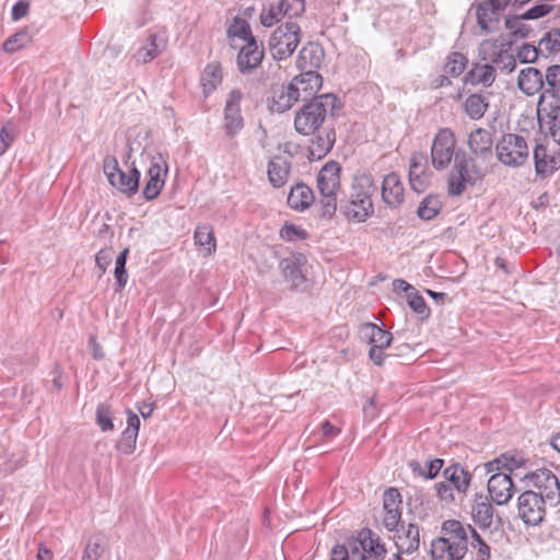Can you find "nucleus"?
Masks as SVG:
<instances>
[{
	"mask_svg": "<svg viewBox=\"0 0 560 560\" xmlns=\"http://www.w3.org/2000/svg\"><path fill=\"white\" fill-rule=\"evenodd\" d=\"M382 199L389 208H398L404 201V186L396 173L387 174L382 182Z\"/></svg>",
	"mask_w": 560,
	"mask_h": 560,
	"instance_id": "24",
	"label": "nucleus"
},
{
	"mask_svg": "<svg viewBox=\"0 0 560 560\" xmlns=\"http://www.w3.org/2000/svg\"><path fill=\"white\" fill-rule=\"evenodd\" d=\"M325 52L323 47L317 44L310 42L302 47L296 59V66L301 72H317L320 68Z\"/></svg>",
	"mask_w": 560,
	"mask_h": 560,
	"instance_id": "23",
	"label": "nucleus"
},
{
	"mask_svg": "<svg viewBox=\"0 0 560 560\" xmlns=\"http://www.w3.org/2000/svg\"><path fill=\"white\" fill-rule=\"evenodd\" d=\"M512 2V0H486L477 4L476 15L479 27L490 33L494 31L500 21V12Z\"/></svg>",
	"mask_w": 560,
	"mask_h": 560,
	"instance_id": "12",
	"label": "nucleus"
},
{
	"mask_svg": "<svg viewBox=\"0 0 560 560\" xmlns=\"http://www.w3.org/2000/svg\"><path fill=\"white\" fill-rule=\"evenodd\" d=\"M428 171V156L422 152H415L410 159L409 174H425Z\"/></svg>",
	"mask_w": 560,
	"mask_h": 560,
	"instance_id": "56",
	"label": "nucleus"
},
{
	"mask_svg": "<svg viewBox=\"0 0 560 560\" xmlns=\"http://www.w3.org/2000/svg\"><path fill=\"white\" fill-rule=\"evenodd\" d=\"M468 65V58L458 51L451 52L446 57L444 72L453 78L459 77Z\"/></svg>",
	"mask_w": 560,
	"mask_h": 560,
	"instance_id": "43",
	"label": "nucleus"
},
{
	"mask_svg": "<svg viewBox=\"0 0 560 560\" xmlns=\"http://www.w3.org/2000/svg\"><path fill=\"white\" fill-rule=\"evenodd\" d=\"M547 503L535 490H525L517 498V515L525 525L537 526L546 516Z\"/></svg>",
	"mask_w": 560,
	"mask_h": 560,
	"instance_id": "8",
	"label": "nucleus"
},
{
	"mask_svg": "<svg viewBox=\"0 0 560 560\" xmlns=\"http://www.w3.org/2000/svg\"><path fill=\"white\" fill-rule=\"evenodd\" d=\"M446 482L451 485L458 493H465L470 485L471 475L460 465H451L443 471Z\"/></svg>",
	"mask_w": 560,
	"mask_h": 560,
	"instance_id": "37",
	"label": "nucleus"
},
{
	"mask_svg": "<svg viewBox=\"0 0 560 560\" xmlns=\"http://www.w3.org/2000/svg\"><path fill=\"white\" fill-rule=\"evenodd\" d=\"M347 548L349 550V558H351V560H368V556L363 551V548H361V544L359 542V537L349 541V547Z\"/></svg>",
	"mask_w": 560,
	"mask_h": 560,
	"instance_id": "64",
	"label": "nucleus"
},
{
	"mask_svg": "<svg viewBox=\"0 0 560 560\" xmlns=\"http://www.w3.org/2000/svg\"><path fill=\"white\" fill-rule=\"evenodd\" d=\"M137 435L128 434L127 432L121 433L119 441L117 442L116 448L124 455H130L136 450Z\"/></svg>",
	"mask_w": 560,
	"mask_h": 560,
	"instance_id": "57",
	"label": "nucleus"
},
{
	"mask_svg": "<svg viewBox=\"0 0 560 560\" xmlns=\"http://www.w3.org/2000/svg\"><path fill=\"white\" fill-rule=\"evenodd\" d=\"M541 55L540 50H538V46L524 44L517 51V58L523 63H533L538 57Z\"/></svg>",
	"mask_w": 560,
	"mask_h": 560,
	"instance_id": "58",
	"label": "nucleus"
},
{
	"mask_svg": "<svg viewBox=\"0 0 560 560\" xmlns=\"http://www.w3.org/2000/svg\"><path fill=\"white\" fill-rule=\"evenodd\" d=\"M488 492L497 505H504L513 497L514 483L508 472H495L488 480Z\"/></svg>",
	"mask_w": 560,
	"mask_h": 560,
	"instance_id": "17",
	"label": "nucleus"
},
{
	"mask_svg": "<svg viewBox=\"0 0 560 560\" xmlns=\"http://www.w3.org/2000/svg\"><path fill=\"white\" fill-rule=\"evenodd\" d=\"M341 166L336 161H329L323 165L317 174V188L322 196L337 194L340 189Z\"/></svg>",
	"mask_w": 560,
	"mask_h": 560,
	"instance_id": "21",
	"label": "nucleus"
},
{
	"mask_svg": "<svg viewBox=\"0 0 560 560\" xmlns=\"http://www.w3.org/2000/svg\"><path fill=\"white\" fill-rule=\"evenodd\" d=\"M299 102L291 84L281 85L273 90L270 109L277 113H284Z\"/></svg>",
	"mask_w": 560,
	"mask_h": 560,
	"instance_id": "35",
	"label": "nucleus"
},
{
	"mask_svg": "<svg viewBox=\"0 0 560 560\" xmlns=\"http://www.w3.org/2000/svg\"><path fill=\"white\" fill-rule=\"evenodd\" d=\"M501 457H504L505 460L502 463V465L505 467V471L510 475L515 469H518L523 467L526 463V459L521 454H512V453H504L501 455Z\"/></svg>",
	"mask_w": 560,
	"mask_h": 560,
	"instance_id": "59",
	"label": "nucleus"
},
{
	"mask_svg": "<svg viewBox=\"0 0 560 560\" xmlns=\"http://www.w3.org/2000/svg\"><path fill=\"white\" fill-rule=\"evenodd\" d=\"M319 206V215L325 219H331L337 210V194H330V196H322Z\"/></svg>",
	"mask_w": 560,
	"mask_h": 560,
	"instance_id": "55",
	"label": "nucleus"
},
{
	"mask_svg": "<svg viewBox=\"0 0 560 560\" xmlns=\"http://www.w3.org/2000/svg\"><path fill=\"white\" fill-rule=\"evenodd\" d=\"M278 3L284 16L289 18L290 21L301 16L305 11V0H279Z\"/></svg>",
	"mask_w": 560,
	"mask_h": 560,
	"instance_id": "52",
	"label": "nucleus"
},
{
	"mask_svg": "<svg viewBox=\"0 0 560 560\" xmlns=\"http://www.w3.org/2000/svg\"><path fill=\"white\" fill-rule=\"evenodd\" d=\"M456 139L450 128H442L435 135L431 147V162L435 170H445L455 159Z\"/></svg>",
	"mask_w": 560,
	"mask_h": 560,
	"instance_id": "10",
	"label": "nucleus"
},
{
	"mask_svg": "<svg viewBox=\"0 0 560 560\" xmlns=\"http://www.w3.org/2000/svg\"><path fill=\"white\" fill-rule=\"evenodd\" d=\"M376 187L371 174H360L353 179L348 201L341 207L348 220L364 222L374 212L372 196Z\"/></svg>",
	"mask_w": 560,
	"mask_h": 560,
	"instance_id": "3",
	"label": "nucleus"
},
{
	"mask_svg": "<svg viewBox=\"0 0 560 560\" xmlns=\"http://www.w3.org/2000/svg\"><path fill=\"white\" fill-rule=\"evenodd\" d=\"M523 15L509 16L505 19V27L511 35L518 38H525L530 32V27L524 23Z\"/></svg>",
	"mask_w": 560,
	"mask_h": 560,
	"instance_id": "49",
	"label": "nucleus"
},
{
	"mask_svg": "<svg viewBox=\"0 0 560 560\" xmlns=\"http://www.w3.org/2000/svg\"><path fill=\"white\" fill-rule=\"evenodd\" d=\"M467 528L457 520H446L441 526V536L430 545L431 560H463L468 552Z\"/></svg>",
	"mask_w": 560,
	"mask_h": 560,
	"instance_id": "1",
	"label": "nucleus"
},
{
	"mask_svg": "<svg viewBox=\"0 0 560 560\" xmlns=\"http://www.w3.org/2000/svg\"><path fill=\"white\" fill-rule=\"evenodd\" d=\"M442 208V203L436 196H427L419 205L417 214L424 221L432 220L438 215Z\"/></svg>",
	"mask_w": 560,
	"mask_h": 560,
	"instance_id": "45",
	"label": "nucleus"
},
{
	"mask_svg": "<svg viewBox=\"0 0 560 560\" xmlns=\"http://www.w3.org/2000/svg\"><path fill=\"white\" fill-rule=\"evenodd\" d=\"M540 130L560 145V102L537 104Z\"/></svg>",
	"mask_w": 560,
	"mask_h": 560,
	"instance_id": "13",
	"label": "nucleus"
},
{
	"mask_svg": "<svg viewBox=\"0 0 560 560\" xmlns=\"http://www.w3.org/2000/svg\"><path fill=\"white\" fill-rule=\"evenodd\" d=\"M265 50L256 39L244 44L238 51L236 63L241 73H252L258 68L264 59Z\"/></svg>",
	"mask_w": 560,
	"mask_h": 560,
	"instance_id": "20",
	"label": "nucleus"
},
{
	"mask_svg": "<svg viewBox=\"0 0 560 560\" xmlns=\"http://www.w3.org/2000/svg\"><path fill=\"white\" fill-rule=\"evenodd\" d=\"M517 86L527 96L542 92L545 86L544 74L534 67L522 69L517 78Z\"/></svg>",
	"mask_w": 560,
	"mask_h": 560,
	"instance_id": "27",
	"label": "nucleus"
},
{
	"mask_svg": "<svg viewBox=\"0 0 560 560\" xmlns=\"http://www.w3.org/2000/svg\"><path fill=\"white\" fill-rule=\"evenodd\" d=\"M167 164L161 155L153 156L148 170V182L143 188V198L148 201L155 199L164 187Z\"/></svg>",
	"mask_w": 560,
	"mask_h": 560,
	"instance_id": "15",
	"label": "nucleus"
},
{
	"mask_svg": "<svg viewBox=\"0 0 560 560\" xmlns=\"http://www.w3.org/2000/svg\"><path fill=\"white\" fill-rule=\"evenodd\" d=\"M31 40L32 37L27 30L19 31L3 43V50L5 52H15L27 46Z\"/></svg>",
	"mask_w": 560,
	"mask_h": 560,
	"instance_id": "47",
	"label": "nucleus"
},
{
	"mask_svg": "<svg viewBox=\"0 0 560 560\" xmlns=\"http://www.w3.org/2000/svg\"><path fill=\"white\" fill-rule=\"evenodd\" d=\"M302 37L301 27L296 22L288 21L279 25L271 34L268 49L271 57L277 60H285L293 55Z\"/></svg>",
	"mask_w": 560,
	"mask_h": 560,
	"instance_id": "6",
	"label": "nucleus"
},
{
	"mask_svg": "<svg viewBox=\"0 0 560 560\" xmlns=\"http://www.w3.org/2000/svg\"><path fill=\"white\" fill-rule=\"evenodd\" d=\"M194 238L197 245L207 247L209 253L215 250V237L211 225H198L195 230Z\"/></svg>",
	"mask_w": 560,
	"mask_h": 560,
	"instance_id": "46",
	"label": "nucleus"
},
{
	"mask_svg": "<svg viewBox=\"0 0 560 560\" xmlns=\"http://www.w3.org/2000/svg\"><path fill=\"white\" fill-rule=\"evenodd\" d=\"M280 237L285 242H294L299 240H306L308 234L302 228L293 223L285 222L280 230Z\"/></svg>",
	"mask_w": 560,
	"mask_h": 560,
	"instance_id": "53",
	"label": "nucleus"
},
{
	"mask_svg": "<svg viewBox=\"0 0 560 560\" xmlns=\"http://www.w3.org/2000/svg\"><path fill=\"white\" fill-rule=\"evenodd\" d=\"M336 142V131L334 128L325 129L312 139L308 147V159L310 160H322L332 149Z\"/></svg>",
	"mask_w": 560,
	"mask_h": 560,
	"instance_id": "29",
	"label": "nucleus"
},
{
	"mask_svg": "<svg viewBox=\"0 0 560 560\" xmlns=\"http://www.w3.org/2000/svg\"><path fill=\"white\" fill-rule=\"evenodd\" d=\"M524 479L535 490L541 494L544 500L550 505L560 503V480L559 477L548 468L537 469L524 476Z\"/></svg>",
	"mask_w": 560,
	"mask_h": 560,
	"instance_id": "7",
	"label": "nucleus"
},
{
	"mask_svg": "<svg viewBox=\"0 0 560 560\" xmlns=\"http://www.w3.org/2000/svg\"><path fill=\"white\" fill-rule=\"evenodd\" d=\"M222 82V68L219 62H211L206 66L201 73L203 93L208 96Z\"/></svg>",
	"mask_w": 560,
	"mask_h": 560,
	"instance_id": "40",
	"label": "nucleus"
},
{
	"mask_svg": "<svg viewBox=\"0 0 560 560\" xmlns=\"http://www.w3.org/2000/svg\"><path fill=\"white\" fill-rule=\"evenodd\" d=\"M408 305L421 319L430 316V308L427 302L416 290L408 294Z\"/></svg>",
	"mask_w": 560,
	"mask_h": 560,
	"instance_id": "54",
	"label": "nucleus"
},
{
	"mask_svg": "<svg viewBox=\"0 0 560 560\" xmlns=\"http://www.w3.org/2000/svg\"><path fill=\"white\" fill-rule=\"evenodd\" d=\"M290 163L281 156H275L268 163V178L275 188L284 186L290 173Z\"/></svg>",
	"mask_w": 560,
	"mask_h": 560,
	"instance_id": "36",
	"label": "nucleus"
},
{
	"mask_svg": "<svg viewBox=\"0 0 560 560\" xmlns=\"http://www.w3.org/2000/svg\"><path fill=\"white\" fill-rule=\"evenodd\" d=\"M495 68L488 61L486 63H474L470 70L465 74V84L483 85L489 88L495 81Z\"/></svg>",
	"mask_w": 560,
	"mask_h": 560,
	"instance_id": "30",
	"label": "nucleus"
},
{
	"mask_svg": "<svg viewBox=\"0 0 560 560\" xmlns=\"http://www.w3.org/2000/svg\"><path fill=\"white\" fill-rule=\"evenodd\" d=\"M482 60L488 61L493 67L512 72L516 68V59L508 50L499 47L497 44L489 45V49L482 45Z\"/></svg>",
	"mask_w": 560,
	"mask_h": 560,
	"instance_id": "26",
	"label": "nucleus"
},
{
	"mask_svg": "<svg viewBox=\"0 0 560 560\" xmlns=\"http://www.w3.org/2000/svg\"><path fill=\"white\" fill-rule=\"evenodd\" d=\"M489 92H476L469 94L463 103L464 113L471 120L481 119L490 107Z\"/></svg>",
	"mask_w": 560,
	"mask_h": 560,
	"instance_id": "28",
	"label": "nucleus"
},
{
	"mask_svg": "<svg viewBox=\"0 0 560 560\" xmlns=\"http://www.w3.org/2000/svg\"><path fill=\"white\" fill-rule=\"evenodd\" d=\"M165 40L159 37L156 34H151L144 45H142L137 54L136 58L142 63L150 62L165 48Z\"/></svg>",
	"mask_w": 560,
	"mask_h": 560,
	"instance_id": "39",
	"label": "nucleus"
},
{
	"mask_svg": "<svg viewBox=\"0 0 560 560\" xmlns=\"http://www.w3.org/2000/svg\"><path fill=\"white\" fill-rule=\"evenodd\" d=\"M453 489L454 488L451 485L444 481L435 483L436 495L441 501L447 503L455 500Z\"/></svg>",
	"mask_w": 560,
	"mask_h": 560,
	"instance_id": "63",
	"label": "nucleus"
},
{
	"mask_svg": "<svg viewBox=\"0 0 560 560\" xmlns=\"http://www.w3.org/2000/svg\"><path fill=\"white\" fill-rule=\"evenodd\" d=\"M362 338L366 339L371 346L369 357L375 365H383L387 354L384 352L392 341L393 335L389 331L382 329L374 323H365L361 326Z\"/></svg>",
	"mask_w": 560,
	"mask_h": 560,
	"instance_id": "9",
	"label": "nucleus"
},
{
	"mask_svg": "<svg viewBox=\"0 0 560 560\" xmlns=\"http://www.w3.org/2000/svg\"><path fill=\"white\" fill-rule=\"evenodd\" d=\"M466 537L468 538V546L471 548V555L475 560H490L491 547L489 545V537H485L476 530L471 525H465Z\"/></svg>",
	"mask_w": 560,
	"mask_h": 560,
	"instance_id": "32",
	"label": "nucleus"
},
{
	"mask_svg": "<svg viewBox=\"0 0 560 560\" xmlns=\"http://www.w3.org/2000/svg\"><path fill=\"white\" fill-rule=\"evenodd\" d=\"M545 86L537 104L560 102V66L553 65L547 68L544 75Z\"/></svg>",
	"mask_w": 560,
	"mask_h": 560,
	"instance_id": "25",
	"label": "nucleus"
},
{
	"mask_svg": "<svg viewBox=\"0 0 560 560\" xmlns=\"http://www.w3.org/2000/svg\"><path fill=\"white\" fill-rule=\"evenodd\" d=\"M279 267L283 273V277L291 281L293 288H299L305 281L300 266L292 259H282Z\"/></svg>",
	"mask_w": 560,
	"mask_h": 560,
	"instance_id": "44",
	"label": "nucleus"
},
{
	"mask_svg": "<svg viewBox=\"0 0 560 560\" xmlns=\"http://www.w3.org/2000/svg\"><path fill=\"white\" fill-rule=\"evenodd\" d=\"M479 158L468 156L465 151H457L454 168L448 177V194L459 196L467 184H475L485 174V167L478 162Z\"/></svg>",
	"mask_w": 560,
	"mask_h": 560,
	"instance_id": "4",
	"label": "nucleus"
},
{
	"mask_svg": "<svg viewBox=\"0 0 560 560\" xmlns=\"http://www.w3.org/2000/svg\"><path fill=\"white\" fill-rule=\"evenodd\" d=\"M228 37L232 48H237V45L234 43L235 38L244 40L245 44L252 42V39H256L248 22L240 18H235L234 22L228 28Z\"/></svg>",
	"mask_w": 560,
	"mask_h": 560,
	"instance_id": "41",
	"label": "nucleus"
},
{
	"mask_svg": "<svg viewBox=\"0 0 560 560\" xmlns=\"http://www.w3.org/2000/svg\"><path fill=\"white\" fill-rule=\"evenodd\" d=\"M535 172L537 176L547 177L560 168V149L550 152L544 144H536L533 150Z\"/></svg>",
	"mask_w": 560,
	"mask_h": 560,
	"instance_id": "18",
	"label": "nucleus"
},
{
	"mask_svg": "<svg viewBox=\"0 0 560 560\" xmlns=\"http://www.w3.org/2000/svg\"><path fill=\"white\" fill-rule=\"evenodd\" d=\"M103 171L109 184H114L116 175L120 171L117 159L113 155L105 156L103 161Z\"/></svg>",
	"mask_w": 560,
	"mask_h": 560,
	"instance_id": "60",
	"label": "nucleus"
},
{
	"mask_svg": "<svg viewBox=\"0 0 560 560\" xmlns=\"http://www.w3.org/2000/svg\"><path fill=\"white\" fill-rule=\"evenodd\" d=\"M113 259V249L112 248H103L97 252L95 256L96 267L100 269L101 275H103L107 267L110 265Z\"/></svg>",
	"mask_w": 560,
	"mask_h": 560,
	"instance_id": "62",
	"label": "nucleus"
},
{
	"mask_svg": "<svg viewBox=\"0 0 560 560\" xmlns=\"http://www.w3.org/2000/svg\"><path fill=\"white\" fill-rule=\"evenodd\" d=\"M551 11H552V5H549L546 3H540V4H535L534 7L528 9L526 12H524L522 15H523V19H525V20H537V19L546 16Z\"/></svg>",
	"mask_w": 560,
	"mask_h": 560,
	"instance_id": "61",
	"label": "nucleus"
},
{
	"mask_svg": "<svg viewBox=\"0 0 560 560\" xmlns=\"http://www.w3.org/2000/svg\"><path fill=\"white\" fill-rule=\"evenodd\" d=\"M338 98L326 93L312 98L296 112L294 117V129L298 133L310 136L315 133L324 124L328 114H332Z\"/></svg>",
	"mask_w": 560,
	"mask_h": 560,
	"instance_id": "2",
	"label": "nucleus"
},
{
	"mask_svg": "<svg viewBox=\"0 0 560 560\" xmlns=\"http://www.w3.org/2000/svg\"><path fill=\"white\" fill-rule=\"evenodd\" d=\"M290 84L299 101L308 102L316 97L315 94L322 88L323 79L318 72H301Z\"/></svg>",
	"mask_w": 560,
	"mask_h": 560,
	"instance_id": "16",
	"label": "nucleus"
},
{
	"mask_svg": "<svg viewBox=\"0 0 560 560\" xmlns=\"http://www.w3.org/2000/svg\"><path fill=\"white\" fill-rule=\"evenodd\" d=\"M470 153L482 162H489L493 155V139L490 131L485 128L472 130L467 140Z\"/></svg>",
	"mask_w": 560,
	"mask_h": 560,
	"instance_id": "19",
	"label": "nucleus"
},
{
	"mask_svg": "<svg viewBox=\"0 0 560 560\" xmlns=\"http://www.w3.org/2000/svg\"><path fill=\"white\" fill-rule=\"evenodd\" d=\"M358 537L368 558L373 557L375 560H384L387 550L377 534L370 528H363L359 532Z\"/></svg>",
	"mask_w": 560,
	"mask_h": 560,
	"instance_id": "31",
	"label": "nucleus"
},
{
	"mask_svg": "<svg viewBox=\"0 0 560 560\" xmlns=\"http://www.w3.org/2000/svg\"><path fill=\"white\" fill-rule=\"evenodd\" d=\"M314 192L305 184L299 183L294 185L288 196V206L296 211L308 209L314 202Z\"/></svg>",
	"mask_w": 560,
	"mask_h": 560,
	"instance_id": "34",
	"label": "nucleus"
},
{
	"mask_svg": "<svg viewBox=\"0 0 560 560\" xmlns=\"http://www.w3.org/2000/svg\"><path fill=\"white\" fill-rule=\"evenodd\" d=\"M395 545L400 553L411 555L417 551L420 546L419 526L415 523H409L407 527L401 525V534L397 535Z\"/></svg>",
	"mask_w": 560,
	"mask_h": 560,
	"instance_id": "33",
	"label": "nucleus"
},
{
	"mask_svg": "<svg viewBox=\"0 0 560 560\" xmlns=\"http://www.w3.org/2000/svg\"><path fill=\"white\" fill-rule=\"evenodd\" d=\"M402 498L396 488H388L383 494V525L388 532H399Z\"/></svg>",
	"mask_w": 560,
	"mask_h": 560,
	"instance_id": "14",
	"label": "nucleus"
},
{
	"mask_svg": "<svg viewBox=\"0 0 560 560\" xmlns=\"http://www.w3.org/2000/svg\"><path fill=\"white\" fill-rule=\"evenodd\" d=\"M139 180L140 172L133 166L128 174L120 170L110 185L124 194L135 195L139 189Z\"/></svg>",
	"mask_w": 560,
	"mask_h": 560,
	"instance_id": "38",
	"label": "nucleus"
},
{
	"mask_svg": "<svg viewBox=\"0 0 560 560\" xmlns=\"http://www.w3.org/2000/svg\"><path fill=\"white\" fill-rule=\"evenodd\" d=\"M103 537L101 534H94L89 537L85 545L82 560H98L103 553Z\"/></svg>",
	"mask_w": 560,
	"mask_h": 560,
	"instance_id": "48",
	"label": "nucleus"
},
{
	"mask_svg": "<svg viewBox=\"0 0 560 560\" xmlns=\"http://www.w3.org/2000/svg\"><path fill=\"white\" fill-rule=\"evenodd\" d=\"M538 50L541 56L548 58L560 52V30L553 28L547 32L538 43Z\"/></svg>",
	"mask_w": 560,
	"mask_h": 560,
	"instance_id": "42",
	"label": "nucleus"
},
{
	"mask_svg": "<svg viewBox=\"0 0 560 560\" xmlns=\"http://www.w3.org/2000/svg\"><path fill=\"white\" fill-rule=\"evenodd\" d=\"M95 420L97 425L103 432L114 430L113 413L110 406L107 404H100L96 408Z\"/></svg>",
	"mask_w": 560,
	"mask_h": 560,
	"instance_id": "50",
	"label": "nucleus"
},
{
	"mask_svg": "<svg viewBox=\"0 0 560 560\" xmlns=\"http://www.w3.org/2000/svg\"><path fill=\"white\" fill-rule=\"evenodd\" d=\"M283 18L285 16L282 13V9L280 4L277 2L270 4L268 9L262 10L260 14V23L265 27H271L275 24L279 23Z\"/></svg>",
	"mask_w": 560,
	"mask_h": 560,
	"instance_id": "51",
	"label": "nucleus"
},
{
	"mask_svg": "<svg viewBox=\"0 0 560 560\" xmlns=\"http://www.w3.org/2000/svg\"><path fill=\"white\" fill-rule=\"evenodd\" d=\"M498 161L506 167L517 168L529 159V147L526 139L517 133H504L494 145Z\"/></svg>",
	"mask_w": 560,
	"mask_h": 560,
	"instance_id": "5",
	"label": "nucleus"
},
{
	"mask_svg": "<svg viewBox=\"0 0 560 560\" xmlns=\"http://www.w3.org/2000/svg\"><path fill=\"white\" fill-rule=\"evenodd\" d=\"M243 97V92L240 89L232 90L226 96L223 128L229 138H234L244 128V118L241 112Z\"/></svg>",
	"mask_w": 560,
	"mask_h": 560,
	"instance_id": "11",
	"label": "nucleus"
},
{
	"mask_svg": "<svg viewBox=\"0 0 560 560\" xmlns=\"http://www.w3.org/2000/svg\"><path fill=\"white\" fill-rule=\"evenodd\" d=\"M470 515L474 523L483 532L489 530L494 522V509L487 495L476 494L471 503Z\"/></svg>",
	"mask_w": 560,
	"mask_h": 560,
	"instance_id": "22",
	"label": "nucleus"
}]
</instances>
